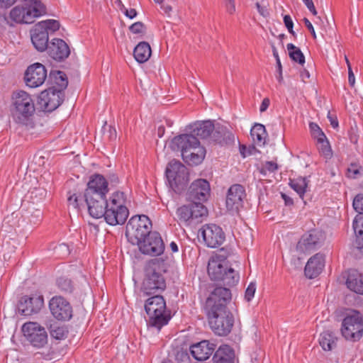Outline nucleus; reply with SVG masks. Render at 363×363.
Returning a JSON list of instances; mask_svg holds the SVG:
<instances>
[{
	"label": "nucleus",
	"instance_id": "f257e3e1",
	"mask_svg": "<svg viewBox=\"0 0 363 363\" xmlns=\"http://www.w3.org/2000/svg\"><path fill=\"white\" fill-rule=\"evenodd\" d=\"M232 299L229 289L216 287L206 298L205 311L210 328L218 336L225 337L230 333L235 318L228 305Z\"/></svg>",
	"mask_w": 363,
	"mask_h": 363
},
{
	"label": "nucleus",
	"instance_id": "f03ea898",
	"mask_svg": "<svg viewBox=\"0 0 363 363\" xmlns=\"http://www.w3.org/2000/svg\"><path fill=\"white\" fill-rule=\"evenodd\" d=\"M208 274L211 280L221 281L223 285L234 286L240 281V274L228 266L226 255H215L208 263Z\"/></svg>",
	"mask_w": 363,
	"mask_h": 363
},
{
	"label": "nucleus",
	"instance_id": "7ed1b4c3",
	"mask_svg": "<svg viewBox=\"0 0 363 363\" xmlns=\"http://www.w3.org/2000/svg\"><path fill=\"white\" fill-rule=\"evenodd\" d=\"M47 13V9L40 0H21L9 12V19L18 24H30L35 18Z\"/></svg>",
	"mask_w": 363,
	"mask_h": 363
},
{
	"label": "nucleus",
	"instance_id": "20e7f679",
	"mask_svg": "<svg viewBox=\"0 0 363 363\" xmlns=\"http://www.w3.org/2000/svg\"><path fill=\"white\" fill-rule=\"evenodd\" d=\"M12 115L15 121L23 125L33 128L34 123L32 118L35 108L33 99L27 92L20 90L12 95Z\"/></svg>",
	"mask_w": 363,
	"mask_h": 363
},
{
	"label": "nucleus",
	"instance_id": "39448f33",
	"mask_svg": "<svg viewBox=\"0 0 363 363\" xmlns=\"http://www.w3.org/2000/svg\"><path fill=\"white\" fill-rule=\"evenodd\" d=\"M162 262L154 259L148 262L145 268V278L141 289L146 295L160 293L166 289L165 279L162 274Z\"/></svg>",
	"mask_w": 363,
	"mask_h": 363
},
{
	"label": "nucleus",
	"instance_id": "423d86ee",
	"mask_svg": "<svg viewBox=\"0 0 363 363\" xmlns=\"http://www.w3.org/2000/svg\"><path fill=\"white\" fill-rule=\"evenodd\" d=\"M145 310L149 317L147 325L158 330L166 325L171 319L170 311L167 310L166 301L161 295H155L147 299Z\"/></svg>",
	"mask_w": 363,
	"mask_h": 363
},
{
	"label": "nucleus",
	"instance_id": "0eeeda50",
	"mask_svg": "<svg viewBox=\"0 0 363 363\" xmlns=\"http://www.w3.org/2000/svg\"><path fill=\"white\" fill-rule=\"evenodd\" d=\"M126 197L122 191L113 193L109 198V203L103 217L111 225H123L126 221L129 211L125 206Z\"/></svg>",
	"mask_w": 363,
	"mask_h": 363
},
{
	"label": "nucleus",
	"instance_id": "6e6552de",
	"mask_svg": "<svg viewBox=\"0 0 363 363\" xmlns=\"http://www.w3.org/2000/svg\"><path fill=\"white\" fill-rule=\"evenodd\" d=\"M151 228L152 222L147 216H134L126 225L125 235L130 243L135 245L152 232Z\"/></svg>",
	"mask_w": 363,
	"mask_h": 363
},
{
	"label": "nucleus",
	"instance_id": "1a4fd4ad",
	"mask_svg": "<svg viewBox=\"0 0 363 363\" xmlns=\"http://www.w3.org/2000/svg\"><path fill=\"white\" fill-rule=\"evenodd\" d=\"M341 333L348 340L358 341L363 335V318L356 310H347L342 320Z\"/></svg>",
	"mask_w": 363,
	"mask_h": 363
},
{
	"label": "nucleus",
	"instance_id": "9d476101",
	"mask_svg": "<svg viewBox=\"0 0 363 363\" xmlns=\"http://www.w3.org/2000/svg\"><path fill=\"white\" fill-rule=\"evenodd\" d=\"M167 181L172 190L180 194L186 186L189 181V173L187 168L180 162L171 161L165 171Z\"/></svg>",
	"mask_w": 363,
	"mask_h": 363
},
{
	"label": "nucleus",
	"instance_id": "9b49d317",
	"mask_svg": "<svg viewBox=\"0 0 363 363\" xmlns=\"http://www.w3.org/2000/svg\"><path fill=\"white\" fill-rule=\"evenodd\" d=\"M21 330L26 340L34 347L42 348L48 343V333L39 323H25Z\"/></svg>",
	"mask_w": 363,
	"mask_h": 363
},
{
	"label": "nucleus",
	"instance_id": "f8f14e48",
	"mask_svg": "<svg viewBox=\"0 0 363 363\" xmlns=\"http://www.w3.org/2000/svg\"><path fill=\"white\" fill-rule=\"evenodd\" d=\"M44 306V297L40 293L22 296L17 303L19 314L30 316L38 313Z\"/></svg>",
	"mask_w": 363,
	"mask_h": 363
},
{
	"label": "nucleus",
	"instance_id": "ddd939ff",
	"mask_svg": "<svg viewBox=\"0 0 363 363\" xmlns=\"http://www.w3.org/2000/svg\"><path fill=\"white\" fill-rule=\"evenodd\" d=\"M139 250L144 255L150 256H159L164 252V243L160 234L156 231H152L150 234L136 243Z\"/></svg>",
	"mask_w": 363,
	"mask_h": 363
},
{
	"label": "nucleus",
	"instance_id": "4468645a",
	"mask_svg": "<svg viewBox=\"0 0 363 363\" xmlns=\"http://www.w3.org/2000/svg\"><path fill=\"white\" fill-rule=\"evenodd\" d=\"M211 186L204 179H198L189 186L186 192V199L193 203L203 204L210 196Z\"/></svg>",
	"mask_w": 363,
	"mask_h": 363
},
{
	"label": "nucleus",
	"instance_id": "2eb2a0df",
	"mask_svg": "<svg viewBox=\"0 0 363 363\" xmlns=\"http://www.w3.org/2000/svg\"><path fill=\"white\" fill-rule=\"evenodd\" d=\"M325 240V234L319 230L313 229L304 233L296 245L301 252H311L319 248Z\"/></svg>",
	"mask_w": 363,
	"mask_h": 363
},
{
	"label": "nucleus",
	"instance_id": "dca6fc26",
	"mask_svg": "<svg viewBox=\"0 0 363 363\" xmlns=\"http://www.w3.org/2000/svg\"><path fill=\"white\" fill-rule=\"evenodd\" d=\"M199 233L205 244L211 248L219 247L225 240V234L223 229L213 223L204 225L199 230Z\"/></svg>",
	"mask_w": 363,
	"mask_h": 363
},
{
	"label": "nucleus",
	"instance_id": "f3484780",
	"mask_svg": "<svg viewBox=\"0 0 363 363\" xmlns=\"http://www.w3.org/2000/svg\"><path fill=\"white\" fill-rule=\"evenodd\" d=\"M207 213V209L203 204H196L191 202L189 204L182 205L176 211V220L179 223H188L190 220L203 217Z\"/></svg>",
	"mask_w": 363,
	"mask_h": 363
},
{
	"label": "nucleus",
	"instance_id": "a211bd4d",
	"mask_svg": "<svg viewBox=\"0 0 363 363\" xmlns=\"http://www.w3.org/2000/svg\"><path fill=\"white\" fill-rule=\"evenodd\" d=\"M52 315L58 320H69L72 317V307L69 302L60 296L52 297L49 301Z\"/></svg>",
	"mask_w": 363,
	"mask_h": 363
},
{
	"label": "nucleus",
	"instance_id": "6ab92c4d",
	"mask_svg": "<svg viewBox=\"0 0 363 363\" xmlns=\"http://www.w3.org/2000/svg\"><path fill=\"white\" fill-rule=\"evenodd\" d=\"M64 93L55 86L43 91L39 96V104L46 111L55 110L63 101Z\"/></svg>",
	"mask_w": 363,
	"mask_h": 363
},
{
	"label": "nucleus",
	"instance_id": "aec40b11",
	"mask_svg": "<svg viewBox=\"0 0 363 363\" xmlns=\"http://www.w3.org/2000/svg\"><path fill=\"white\" fill-rule=\"evenodd\" d=\"M47 78V70L39 62L30 65L24 75L26 84L30 88H36L43 84Z\"/></svg>",
	"mask_w": 363,
	"mask_h": 363
},
{
	"label": "nucleus",
	"instance_id": "412c9836",
	"mask_svg": "<svg viewBox=\"0 0 363 363\" xmlns=\"http://www.w3.org/2000/svg\"><path fill=\"white\" fill-rule=\"evenodd\" d=\"M245 190L241 184L232 185L227 192L226 196V208L232 212H238L239 209L242 207L243 199L245 197Z\"/></svg>",
	"mask_w": 363,
	"mask_h": 363
},
{
	"label": "nucleus",
	"instance_id": "4be33fe9",
	"mask_svg": "<svg viewBox=\"0 0 363 363\" xmlns=\"http://www.w3.org/2000/svg\"><path fill=\"white\" fill-rule=\"evenodd\" d=\"M200 145L199 139L193 135L190 134H182L174 137L171 143L170 147L174 151H180L182 153L184 150H191L194 148V146Z\"/></svg>",
	"mask_w": 363,
	"mask_h": 363
},
{
	"label": "nucleus",
	"instance_id": "5701e85b",
	"mask_svg": "<svg viewBox=\"0 0 363 363\" xmlns=\"http://www.w3.org/2000/svg\"><path fill=\"white\" fill-rule=\"evenodd\" d=\"M48 55L57 62H62L70 55L69 45L60 38H54L47 49Z\"/></svg>",
	"mask_w": 363,
	"mask_h": 363
},
{
	"label": "nucleus",
	"instance_id": "b1692460",
	"mask_svg": "<svg viewBox=\"0 0 363 363\" xmlns=\"http://www.w3.org/2000/svg\"><path fill=\"white\" fill-rule=\"evenodd\" d=\"M216 347V345L209 340H202L192 345L190 347V352L196 360L204 361L211 356Z\"/></svg>",
	"mask_w": 363,
	"mask_h": 363
},
{
	"label": "nucleus",
	"instance_id": "393cba45",
	"mask_svg": "<svg viewBox=\"0 0 363 363\" xmlns=\"http://www.w3.org/2000/svg\"><path fill=\"white\" fill-rule=\"evenodd\" d=\"M31 41L35 48L43 52L50 45L48 33L38 23L35 24L30 30Z\"/></svg>",
	"mask_w": 363,
	"mask_h": 363
},
{
	"label": "nucleus",
	"instance_id": "a878e982",
	"mask_svg": "<svg viewBox=\"0 0 363 363\" xmlns=\"http://www.w3.org/2000/svg\"><path fill=\"white\" fill-rule=\"evenodd\" d=\"M325 267V256L322 253H316L306 263L304 269L305 275L309 279L318 277Z\"/></svg>",
	"mask_w": 363,
	"mask_h": 363
},
{
	"label": "nucleus",
	"instance_id": "bb28decb",
	"mask_svg": "<svg viewBox=\"0 0 363 363\" xmlns=\"http://www.w3.org/2000/svg\"><path fill=\"white\" fill-rule=\"evenodd\" d=\"M211 140L221 145L233 144L235 140L234 135L228 128L220 124L214 125Z\"/></svg>",
	"mask_w": 363,
	"mask_h": 363
},
{
	"label": "nucleus",
	"instance_id": "cd10ccee",
	"mask_svg": "<svg viewBox=\"0 0 363 363\" xmlns=\"http://www.w3.org/2000/svg\"><path fill=\"white\" fill-rule=\"evenodd\" d=\"M346 286L350 291L358 294H363V275L356 269H349Z\"/></svg>",
	"mask_w": 363,
	"mask_h": 363
},
{
	"label": "nucleus",
	"instance_id": "c85d7f7f",
	"mask_svg": "<svg viewBox=\"0 0 363 363\" xmlns=\"http://www.w3.org/2000/svg\"><path fill=\"white\" fill-rule=\"evenodd\" d=\"M108 190L106 179L102 174L96 173L90 176L84 192L108 193Z\"/></svg>",
	"mask_w": 363,
	"mask_h": 363
},
{
	"label": "nucleus",
	"instance_id": "c756f323",
	"mask_svg": "<svg viewBox=\"0 0 363 363\" xmlns=\"http://www.w3.org/2000/svg\"><path fill=\"white\" fill-rule=\"evenodd\" d=\"M206 155L205 148L200 145L194 146L191 150H184L183 160L189 165H198L202 162Z\"/></svg>",
	"mask_w": 363,
	"mask_h": 363
},
{
	"label": "nucleus",
	"instance_id": "7c9ffc66",
	"mask_svg": "<svg viewBox=\"0 0 363 363\" xmlns=\"http://www.w3.org/2000/svg\"><path fill=\"white\" fill-rule=\"evenodd\" d=\"M213 130L214 124L211 121L196 122L191 126L193 135L199 137L201 139H209L211 140Z\"/></svg>",
	"mask_w": 363,
	"mask_h": 363
},
{
	"label": "nucleus",
	"instance_id": "2f4dec72",
	"mask_svg": "<svg viewBox=\"0 0 363 363\" xmlns=\"http://www.w3.org/2000/svg\"><path fill=\"white\" fill-rule=\"evenodd\" d=\"M235 351L227 345H221L216 351L213 357V363H235Z\"/></svg>",
	"mask_w": 363,
	"mask_h": 363
},
{
	"label": "nucleus",
	"instance_id": "473e14b6",
	"mask_svg": "<svg viewBox=\"0 0 363 363\" xmlns=\"http://www.w3.org/2000/svg\"><path fill=\"white\" fill-rule=\"evenodd\" d=\"M85 202L89 214L94 218H100L104 216L109 200H90Z\"/></svg>",
	"mask_w": 363,
	"mask_h": 363
},
{
	"label": "nucleus",
	"instance_id": "72a5a7b5",
	"mask_svg": "<svg viewBox=\"0 0 363 363\" xmlns=\"http://www.w3.org/2000/svg\"><path fill=\"white\" fill-rule=\"evenodd\" d=\"M151 54L152 50L150 45L145 41L139 43L133 50L134 57L139 63L147 62L150 57Z\"/></svg>",
	"mask_w": 363,
	"mask_h": 363
},
{
	"label": "nucleus",
	"instance_id": "f704fd0d",
	"mask_svg": "<svg viewBox=\"0 0 363 363\" xmlns=\"http://www.w3.org/2000/svg\"><path fill=\"white\" fill-rule=\"evenodd\" d=\"M337 337L332 331L323 332L319 338V343L325 351H330L337 345Z\"/></svg>",
	"mask_w": 363,
	"mask_h": 363
},
{
	"label": "nucleus",
	"instance_id": "c9c22d12",
	"mask_svg": "<svg viewBox=\"0 0 363 363\" xmlns=\"http://www.w3.org/2000/svg\"><path fill=\"white\" fill-rule=\"evenodd\" d=\"M353 228L356 235V247L363 249V214L357 215L353 221Z\"/></svg>",
	"mask_w": 363,
	"mask_h": 363
},
{
	"label": "nucleus",
	"instance_id": "e433bc0d",
	"mask_svg": "<svg viewBox=\"0 0 363 363\" xmlns=\"http://www.w3.org/2000/svg\"><path fill=\"white\" fill-rule=\"evenodd\" d=\"M250 134L257 145L262 146L265 144L267 133L264 125L256 123L251 129Z\"/></svg>",
	"mask_w": 363,
	"mask_h": 363
},
{
	"label": "nucleus",
	"instance_id": "4c0bfd02",
	"mask_svg": "<svg viewBox=\"0 0 363 363\" xmlns=\"http://www.w3.org/2000/svg\"><path fill=\"white\" fill-rule=\"evenodd\" d=\"M308 183L309 180L306 177H299L294 179H290L289 186L298 194L300 198L303 199Z\"/></svg>",
	"mask_w": 363,
	"mask_h": 363
},
{
	"label": "nucleus",
	"instance_id": "58836bf2",
	"mask_svg": "<svg viewBox=\"0 0 363 363\" xmlns=\"http://www.w3.org/2000/svg\"><path fill=\"white\" fill-rule=\"evenodd\" d=\"M50 79L54 80V83L57 86V90H62L63 92L68 85V79L66 74L62 71H54L50 74Z\"/></svg>",
	"mask_w": 363,
	"mask_h": 363
},
{
	"label": "nucleus",
	"instance_id": "ea45409f",
	"mask_svg": "<svg viewBox=\"0 0 363 363\" xmlns=\"http://www.w3.org/2000/svg\"><path fill=\"white\" fill-rule=\"evenodd\" d=\"M286 48L289 51V55L294 62L301 65L305 63V57L298 48L292 43L287 44Z\"/></svg>",
	"mask_w": 363,
	"mask_h": 363
},
{
	"label": "nucleus",
	"instance_id": "a19ab883",
	"mask_svg": "<svg viewBox=\"0 0 363 363\" xmlns=\"http://www.w3.org/2000/svg\"><path fill=\"white\" fill-rule=\"evenodd\" d=\"M363 168L358 162H352L348 166L346 172L347 177L357 179L362 174Z\"/></svg>",
	"mask_w": 363,
	"mask_h": 363
},
{
	"label": "nucleus",
	"instance_id": "79ce46f5",
	"mask_svg": "<svg viewBox=\"0 0 363 363\" xmlns=\"http://www.w3.org/2000/svg\"><path fill=\"white\" fill-rule=\"evenodd\" d=\"M57 286L59 289L65 293H72L74 290L72 280L65 277H61L57 279Z\"/></svg>",
	"mask_w": 363,
	"mask_h": 363
},
{
	"label": "nucleus",
	"instance_id": "37998d69",
	"mask_svg": "<svg viewBox=\"0 0 363 363\" xmlns=\"http://www.w3.org/2000/svg\"><path fill=\"white\" fill-rule=\"evenodd\" d=\"M39 25L41 26L46 32L48 33L49 30L51 32H55L57 30H59L60 24L58 21L53 20V19H48L45 21H42L39 23H38Z\"/></svg>",
	"mask_w": 363,
	"mask_h": 363
},
{
	"label": "nucleus",
	"instance_id": "c03bdc74",
	"mask_svg": "<svg viewBox=\"0 0 363 363\" xmlns=\"http://www.w3.org/2000/svg\"><path fill=\"white\" fill-rule=\"evenodd\" d=\"M107 193L105 192H84V201L90 200H106Z\"/></svg>",
	"mask_w": 363,
	"mask_h": 363
},
{
	"label": "nucleus",
	"instance_id": "a18cd8bd",
	"mask_svg": "<svg viewBox=\"0 0 363 363\" xmlns=\"http://www.w3.org/2000/svg\"><path fill=\"white\" fill-rule=\"evenodd\" d=\"M68 330L64 327H56L51 331V335L57 340H62L67 337Z\"/></svg>",
	"mask_w": 363,
	"mask_h": 363
},
{
	"label": "nucleus",
	"instance_id": "49530a36",
	"mask_svg": "<svg viewBox=\"0 0 363 363\" xmlns=\"http://www.w3.org/2000/svg\"><path fill=\"white\" fill-rule=\"evenodd\" d=\"M129 30L131 33L134 34L144 35L145 33L146 26L143 22L138 21L133 23L129 27Z\"/></svg>",
	"mask_w": 363,
	"mask_h": 363
},
{
	"label": "nucleus",
	"instance_id": "de8ad7c7",
	"mask_svg": "<svg viewBox=\"0 0 363 363\" xmlns=\"http://www.w3.org/2000/svg\"><path fill=\"white\" fill-rule=\"evenodd\" d=\"M354 209L359 213L358 215L363 214V194H358L353 200Z\"/></svg>",
	"mask_w": 363,
	"mask_h": 363
},
{
	"label": "nucleus",
	"instance_id": "09e8293b",
	"mask_svg": "<svg viewBox=\"0 0 363 363\" xmlns=\"http://www.w3.org/2000/svg\"><path fill=\"white\" fill-rule=\"evenodd\" d=\"M278 169V165L272 161H267L264 163L259 172L262 174L266 175L269 172H274Z\"/></svg>",
	"mask_w": 363,
	"mask_h": 363
},
{
	"label": "nucleus",
	"instance_id": "8fccbe9b",
	"mask_svg": "<svg viewBox=\"0 0 363 363\" xmlns=\"http://www.w3.org/2000/svg\"><path fill=\"white\" fill-rule=\"evenodd\" d=\"M106 123H105V125L103 127L104 134L106 135L110 140H116L117 137L116 128L111 125H108V130H106Z\"/></svg>",
	"mask_w": 363,
	"mask_h": 363
},
{
	"label": "nucleus",
	"instance_id": "3c124183",
	"mask_svg": "<svg viewBox=\"0 0 363 363\" xmlns=\"http://www.w3.org/2000/svg\"><path fill=\"white\" fill-rule=\"evenodd\" d=\"M255 291H256V284L254 282H251L248 285V286L245 291V298L247 301H251L252 298L254 297Z\"/></svg>",
	"mask_w": 363,
	"mask_h": 363
},
{
	"label": "nucleus",
	"instance_id": "603ef678",
	"mask_svg": "<svg viewBox=\"0 0 363 363\" xmlns=\"http://www.w3.org/2000/svg\"><path fill=\"white\" fill-rule=\"evenodd\" d=\"M226 11L229 14H233L235 12V0H223Z\"/></svg>",
	"mask_w": 363,
	"mask_h": 363
},
{
	"label": "nucleus",
	"instance_id": "864d4df0",
	"mask_svg": "<svg viewBox=\"0 0 363 363\" xmlns=\"http://www.w3.org/2000/svg\"><path fill=\"white\" fill-rule=\"evenodd\" d=\"M255 150V147L253 145L249 148H247L244 145H240V152L242 157H246L247 156L252 155Z\"/></svg>",
	"mask_w": 363,
	"mask_h": 363
},
{
	"label": "nucleus",
	"instance_id": "5fc2aeb1",
	"mask_svg": "<svg viewBox=\"0 0 363 363\" xmlns=\"http://www.w3.org/2000/svg\"><path fill=\"white\" fill-rule=\"evenodd\" d=\"M320 152L325 155L326 158L330 157L332 155L331 148L329 146L328 141H325L324 144H321L320 150Z\"/></svg>",
	"mask_w": 363,
	"mask_h": 363
},
{
	"label": "nucleus",
	"instance_id": "6e6d98bb",
	"mask_svg": "<svg viewBox=\"0 0 363 363\" xmlns=\"http://www.w3.org/2000/svg\"><path fill=\"white\" fill-rule=\"evenodd\" d=\"M108 185L110 184L111 186H116L119 183L118 177L116 174H111L106 179Z\"/></svg>",
	"mask_w": 363,
	"mask_h": 363
},
{
	"label": "nucleus",
	"instance_id": "4d7b16f0",
	"mask_svg": "<svg viewBox=\"0 0 363 363\" xmlns=\"http://www.w3.org/2000/svg\"><path fill=\"white\" fill-rule=\"evenodd\" d=\"M67 201L69 205H72L74 208H79L78 196L75 194L70 195Z\"/></svg>",
	"mask_w": 363,
	"mask_h": 363
},
{
	"label": "nucleus",
	"instance_id": "13d9d810",
	"mask_svg": "<svg viewBox=\"0 0 363 363\" xmlns=\"http://www.w3.org/2000/svg\"><path fill=\"white\" fill-rule=\"evenodd\" d=\"M313 137L316 138L318 142L321 144H324L325 142L328 140L325 133L322 131V130L313 135Z\"/></svg>",
	"mask_w": 363,
	"mask_h": 363
},
{
	"label": "nucleus",
	"instance_id": "bf43d9fd",
	"mask_svg": "<svg viewBox=\"0 0 363 363\" xmlns=\"http://www.w3.org/2000/svg\"><path fill=\"white\" fill-rule=\"evenodd\" d=\"M303 21L304 22V24H305L306 27L308 29V30L310 31V33L313 35V38L314 39H315L316 38V34H315V30L313 28V26L312 23L310 22V21L307 18H304L303 19Z\"/></svg>",
	"mask_w": 363,
	"mask_h": 363
},
{
	"label": "nucleus",
	"instance_id": "052dcab7",
	"mask_svg": "<svg viewBox=\"0 0 363 363\" xmlns=\"http://www.w3.org/2000/svg\"><path fill=\"white\" fill-rule=\"evenodd\" d=\"M18 0H0V7L9 9Z\"/></svg>",
	"mask_w": 363,
	"mask_h": 363
},
{
	"label": "nucleus",
	"instance_id": "680f3d73",
	"mask_svg": "<svg viewBox=\"0 0 363 363\" xmlns=\"http://www.w3.org/2000/svg\"><path fill=\"white\" fill-rule=\"evenodd\" d=\"M272 52H273V55L276 59L277 71L281 72V69H282V66H281V61H280V59L279 57L278 52L274 46H273V48H272Z\"/></svg>",
	"mask_w": 363,
	"mask_h": 363
},
{
	"label": "nucleus",
	"instance_id": "e2e57ef3",
	"mask_svg": "<svg viewBox=\"0 0 363 363\" xmlns=\"http://www.w3.org/2000/svg\"><path fill=\"white\" fill-rule=\"evenodd\" d=\"M284 23L288 30L293 28L294 23L289 15H285L284 16Z\"/></svg>",
	"mask_w": 363,
	"mask_h": 363
},
{
	"label": "nucleus",
	"instance_id": "0e129e2a",
	"mask_svg": "<svg viewBox=\"0 0 363 363\" xmlns=\"http://www.w3.org/2000/svg\"><path fill=\"white\" fill-rule=\"evenodd\" d=\"M123 9L124 14L130 19L135 18L137 16V11L135 9H128L123 6Z\"/></svg>",
	"mask_w": 363,
	"mask_h": 363
},
{
	"label": "nucleus",
	"instance_id": "69168bd1",
	"mask_svg": "<svg viewBox=\"0 0 363 363\" xmlns=\"http://www.w3.org/2000/svg\"><path fill=\"white\" fill-rule=\"evenodd\" d=\"M270 104V101L268 98H264L263 100H262V102L260 105V107H259V111L260 112H264L265 111L269 106Z\"/></svg>",
	"mask_w": 363,
	"mask_h": 363
},
{
	"label": "nucleus",
	"instance_id": "338daca9",
	"mask_svg": "<svg viewBox=\"0 0 363 363\" xmlns=\"http://www.w3.org/2000/svg\"><path fill=\"white\" fill-rule=\"evenodd\" d=\"M309 128L311 132L312 135H315L316 133L321 130L320 128L318 126V125L315 123L311 122L309 123Z\"/></svg>",
	"mask_w": 363,
	"mask_h": 363
},
{
	"label": "nucleus",
	"instance_id": "774afa93",
	"mask_svg": "<svg viewBox=\"0 0 363 363\" xmlns=\"http://www.w3.org/2000/svg\"><path fill=\"white\" fill-rule=\"evenodd\" d=\"M349 138L350 142L354 144H356L358 141V135L352 128L349 132Z\"/></svg>",
	"mask_w": 363,
	"mask_h": 363
}]
</instances>
